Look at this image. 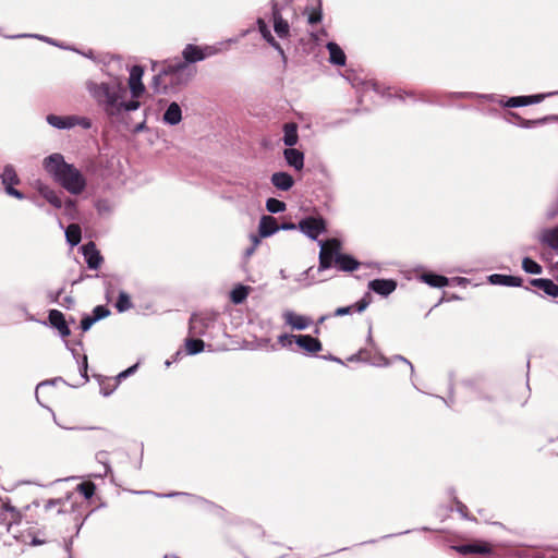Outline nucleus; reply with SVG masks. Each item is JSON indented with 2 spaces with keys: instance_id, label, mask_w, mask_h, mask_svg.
<instances>
[{
  "instance_id": "obj_1",
  "label": "nucleus",
  "mask_w": 558,
  "mask_h": 558,
  "mask_svg": "<svg viewBox=\"0 0 558 558\" xmlns=\"http://www.w3.org/2000/svg\"><path fill=\"white\" fill-rule=\"evenodd\" d=\"M64 501L62 499H48L44 506H40L39 501H34L28 505L24 510H17L13 507L8 499L0 498V526H5L7 531L13 524H20L25 520L28 524L37 523L28 512L32 510H38V520L45 521L51 515L59 514L63 511Z\"/></svg>"
},
{
  "instance_id": "obj_2",
  "label": "nucleus",
  "mask_w": 558,
  "mask_h": 558,
  "mask_svg": "<svg viewBox=\"0 0 558 558\" xmlns=\"http://www.w3.org/2000/svg\"><path fill=\"white\" fill-rule=\"evenodd\" d=\"M88 90L98 104L105 106L106 112L113 117L120 114L122 111H134L140 107L137 99L125 100L128 90L126 87L120 82L113 84L109 83H89Z\"/></svg>"
},
{
  "instance_id": "obj_3",
  "label": "nucleus",
  "mask_w": 558,
  "mask_h": 558,
  "mask_svg": "<svg viewBox=\"0 0 558 558\" xmlns=\"http://www.w3.org/2000/svg\"><path fill=\"white\" fill-rule=\"evenodd\" d=\"M44 169L70 194L78 195L86 186V180L80 170L66 163L59 153L44 159Z\"/></svg>"
},
{
  "instance_id": "obj_4",
  "label": "nucleus",
  "mask_w": 558,
  "mask_h": 558,
  "mask_svg": "<svg viewBox=\"0 0 558 558\" xmlns=\"http://www.w3.org/2000/svg\"><path fill=\"white\" fill-rule=\"evenodd\" d=\"M193 75L194 71L190 69L185 62H178L163 68L162 71L154 77V83L156 87L163 83V89H166L168 85L179 87L186 85L192 80Z\"/></svg>"
},
{
  "instance_id": "obj_5",
  "label": "nucleus",
  "mask_w": 558,
  "mask_h": 558,
  "mask_svg": "<svg viewBox=\"0 0 558 558\" xmlns=\"http://www.w3.org/2000/svg\"><path fill=\"white\" fill-rule=\"evenodd\" d=\"M341 253V242L333 238L320 243L319 270L330 269Z\"/></svg>"
},
{
  "instance_id": "obj_6",
  "label": "nucleus",
  "mask_w": 558,
  "mask_h": 558,
  "mask_svg": "<svg viewBox=\"0 0 558 558\" xmlns=\"http://www.w3.org/2000/svg\"><path fill=\"white\" fill-rule=\"evenodd\" d=\"M217 314L215 312H202L193 314L189 320L190 335L204 336L207 329L215 324Z\"/></svg>"
},
{
  "instance_id": "obj_7",
  "label": "nucleus",
  "mask_w": 558,
  "mask_h": 558,
  "mask_svg": "<svg viewBox=\"0 0 558 558\" xmlns=\"http://www.w3.org/2000/svg\"><path fill=\"white\" fill-rule=\"evenodd\" d=\"M1 182L4 186L5 193L14 198H17L20 201L24 199L25 196L21 191H17L14 189V185H17L21 183V179L16 174L13 166L7 165L3 169V172L1 174Z\"/></svg>"
},
{
  "instance_id": "obj_8",
  "label": "nucleus",
  "mask_w": 558,
  "mask_h": 558,
  "mask_svg": "<svg viewBox=\"0 0 558 558\" xmlns=\"http://www.w3.org/2000/svg\"><path fill=\"white\" fill-rule=\"evenodd\" d=\"M298 228L312 240H316L320 233L326 231V222L322 217L311 216L300 220Z\"/></svg>"
},
{
  "instance_id": "obj_9",
  "label": "nucleus",
  "mask_w": 558,
  "mask_h": 558,
  "mask_svg": "<svg viewBox=\"0 0 558 558\" xmlns=\"http://www.w3.org/2000/svg\"><path fill=\"white\" fill-rule=\"evenodd\" d=\"M86 264L89 269L97 270L101 267L104 257L97 246L93 242L86 243L82 247Z\"/></svg>"
},
{
  "instance_id": "obj_10",
  "label": "nucleus",
  "mask_w": 558,
  "mask_h": 558,
  "mask_svg": "<svg viewBox=\"0 0 558 558\" xmlns=\"http://www.w3.org/2000/svg\"><path fill=\"white\" fill-rule=\"evenodd\" d=\"M296 345L307 354H316L323 350L322 342L311 335H296Z\"/></svg>"
},
{
  "instance_id": "obj_11",
  "label": "nucleus",
  "mask_w": 558,
  "mask_h": 558,
  "mask_svg": "<svg viewBox=\"0 0 558 558\" xmlns=\"http://www.w3.org/2000/svg\"><path fill=\"white\" fill-rule=\"evenodd\" d=\"M397 288V282L393 279H373L368 282V289L381 296L390 295Z\"/></svg>"
},
{
  "instance_id": "obj_12",
  "label": "nucleus",
  "mask_w": 558,
  "mask_h": 558,
  "mask_svg": "<svg viewBox=\"0 0 558 558\" xmlns=\"http://www.w3.org/2000/svg\"><path fill=\"white\" fill-rule=\"evenodd\" d=\"M143 76V68L140 65H134L131 69L129 85L131 89L132 97L138 99L144 93V85L142 83Z\"/></svg>"
},
{
  "instance_id": "obj_13",
  "label": "nucleus",
  "mask_w": 558,
  "mask_h": 558,
  "mask_svg": "<svg viewBox=\"0 0 558 558\" xmlns=\"http://www.w3.org/2000/svg\"><path fill=\"white\" fill-rule=\"evenodd\" d=\"M371 302H372V295L369 292H366L361 301H357L348 306H340V307L336 308L335 316L340 317L343 315H350L352 313H362L367 308V306L369 305Z\"/></svg>"
},
{
  "instance_id": "obj_14",
  "label": "nucleus",
  "mask_w": 558,
  "mask_h": 558,
  "mask_svg": "<svg viewBox=\"0 0 558 558\" xmlns=\"http://www.w3.org/2000/svg\"><path fill=\"white\" fill-rule=\"evenodd\" d=\"M271 15H272L274 31L277 34V36H279L281 38L289 37L290 26H289V23L282 17L280 9L278 8V4L272 5Z\"/></svg>"
},
{
  "instance_id": "obj_15",
  "label": "nucleus",
  "mask_w": 558,
  "mask_h": 558,
  "mask_svg": "<svg viewBox=\"0 0 558 558\" xmlns=\"http://www.w3.org/2000/svg\"><path fill=\"white\" fill-rule=\"evenodd\" d=\"M463 555L481 554L486 555L493 551V546L487 542L475 541L470 544L461 545L456 548Z\"/></svg>"
},
{
  "instance_id": "obj_16",
  "label": "nucleus",
  "mask_w": 558,
  "mask_h": 558,
  "mask_svg": "<svg viewBox=\"0 0 558 558\" xmlns=\"http://www.w3.org/2000/svg\"><path fill=\"white\" fill-rule=\"evenodd\" d=\"M542 245L558 252V227L545 228L538 234Z\"/></svg>"
},
{
  "instance_id": "obj_17",
  "label": "nucleus",
  "mask_w": 558,
  "mask_h": 558,
  "mask_svg": "<svg viewBox=\"0 0 558 558\" xmlns=\"http://www.w3.org/2000/svg\"><path fill=\"white\" fill-rule=\"evenodd\" d=\"M283 318L287 325L293 329L303 330L312 325L310 317L299 315L292 311H288L283 314Z\"/></svg>"
},
{
  "instance_id": "obj_18",
  "label": "nucleus",
  "mask_w": 558,
  "mask_h": 558,
  "mask_svg": "<svg viewBox=\"0 0 558 558\" xmlns=\"http://www.w3.org/2000/svg\"><path fill=\"white\" fill-rule=\"evenodd\" d=\"M49 322L52 327L58 329L61 337L71 336V329L68 327L64 316L59 310H51L49 312Z\"/></svg>"
},
{
  "instance_id": "obj_19",
  "label": "nucleus",
  "mask_w": 558,
  "mask_h": 558,
  "mask_svg": "<svg viewBox=\"0 0 558 558\" xmlns=\"http://www.w3.org/2000/svg\"><path fill=\"white\" fill-rule=\"evenodd\" d=\"M360 262L348 254L340 253L335 259V266L343 272H352L359 269Z\"/></svg>"
},
{
  "instance_id": "obj_20",
  "label": "nucleus",
  "mask_w": 558,
  "mask_h": 558,
  "mask_svg": "<svg viewBox=\"0 0 558 558\" xmlns=\"http://www.w3.org/2000/svg\"><path fill=\"white\" fill-rule=\"evenodd\" d=\"M258 29H259L263 38L280 52L282 60L286 63L288 58H287V54H286L282 46L280 45V43L277 39L274 38L268 26L262 19L258 20Z\"/></svg>"
},
{
  "instance_id": "obj_21",
  "label": "nucleus",
  "mask_w": 558,
  "mask_h": 558,
  "mask_svg": "<svg viewBox=\"0 0 558 558\" xmlns=\"http://www.w3.org/2000/svg\"><path fill=\"white\" fill-rule=\"evenodd\" d=\"M288 165L300 171L304 168V153L294 148H287L283 151Z\"/></svg>"
},
{
  "instance_id": "obj_22",
  "label": "nucleus",
  "mask_w": 558,
  "mask_h": 558,
  "mask_svg": "<svg viewBox=\"0 0 558 558\" xmlns=\"http://www.w3.org/2000/svg\"><path fill=\"white\" fill-rule=\"evenodd\" d=\"M530 283L533 287H536L543 290L547 295L557 298L558 296V286L548 278H533L530 280Z\"/></svg>"
},
{
  "instance_id": "obj_23",
  "label": "nucleus",
  "mask_w": 558,
  "mask_h": 558,
  "mask_svg": "<svg viewBox=\"0 0 558 558\" xmlns=\"http://www.w3.org/2000/svg\"><path fill=\"white\" fill-rule=\"evenodd\" d=\"M182 120V109L179 104L170 102L163 113V122L169 125H178Z\"/></svg>"
},
{
  "instance_id": "obj_24",
  "label": "nucleus",
  "mask_w": 558,
  "mask_h": 558,
  "mask_svg": "<svg viewBox=\"0 0 558 558\" xmlns=\"http://www.w3.org/2000/svg\"><path fill=\"white\" fill-rule=\"evenodd\" d=\"M274 186L281 191H289L294 183L293 177L287 172H277L270 177Z\"/></svg>"
},
{
  "instance_id": "obj_25",
  "label": "nucleus",
  "mask_w": 558,
  "mask_h": 558,
  "mask_svg": "<svg viewBox=\"0 0 558 558\" xmlns=\"http://www.w3.org/2000/svg\"><path fill=\"white\" fill-rule=\"evenodd\" d=\"M280 227L278 221L271 216H263L259 222V235L267 238L275 233Z\"/></svg>"
},
{
  "instance_id": "obj_26",
  "label": "nucleus",
  "mask_w": 558,
  "mask_h": 558,
  "mask_svg": "<svg viewBox=\"0 0 558 558\" xmlns=\"http://www.w3.org/2000/svg\"><path fill=\"white\" fill-rule=\"evenodd\" d=\"M182 54H183L185 62H187V63L202 61L206 58V53L204 52V50L194 45H187L184 48Z\"/></svg>"
},
{
  "instance_id": "obj_27",
  "label": "nucleus",
  "mask_w": 558,
  "mask_h": 558,
  "mask_svg": "<svg viewBox=\"0 0 558 558\" xmlns=\"http://www.w3.org/2000/svg\"><path fill=\"white\" fill-rule=\"evenodd\" d=\"M489 280L495 284L508 287H521L523 282L521 277H513V275H490Z\"/></svg>"
},
{
  "instance_id": "obj_28",
  "label": "nucleus",
  "mask_w": 558,
  "mask_h": 558,
  "mask_svg": "<svg viewBox=\"0 0 558 558\" xmlns=\"http://www.w3.org/2000/svg\"><path fill=\"white\" fill-rule=\"evenodd\" d=\"M326 48L329 50V61H331V63L336 65L345 64V54L336 43L327 44Z\"/></svg>"
},
{
  "instance_id": "obj_29",
  "label": "nucleus",
  "mask_w": 558,
  "mask_h": 558,
  "mask_svg": "<svg viewBox=\"0 0 558 558\" xmlns=\"http://www.w3.org/2000/svg\"><path fill=\"white\" fill-rule=\"evenodd\" d=\"M47 121L50 125H52L54 128H60V129L73 128L76 125L77 118H75V117L63 118V117L50 114V116H48Z\"/></svg>"
},
{
  "instance_id": "obj_30",
  "label": "nucleus",
  "mask_w": 558,
  "mask_h": 558,
  "mask_svg": "<svg viewBox=\"0 0 558 558\" xmlns=\"http://www.w3.org/2000/svg\"><path fill=\"white\" fill-rule=\"evenodd\" d=\"M508 117H510V122L515 121L522 128H533L536 125L545 124L549 118H542L536 120H525L522 117H520L517 112H508Z\"/></svg>"
},
{
  "instance_id": "obj_31",
  "label": "nucleus",
  "mask_w": 558,
  "mask_h": 558,
  "mask_svg": "<svg viewBox=\"0 0 558 558\" xmlns=\"http://www.w3.org/2000/svg\"><path fill=\"white\" fill-rule=\"evenodd\" d=\"M283 142L288 148L293 147L298 143V126L295 123H286L283 126Z\"/></svg>"
},
{
  "instance_id": "obj_32",
  "label": "nucleus",
  "mask_w": 558,
  "mask_h": 558,
  "mask_svg": "<svg viewBox=\"0 0 558 558\" xmlns=\"http://www.w3.org/2000/svg\"><path fill=\"white\" fill-rule=\"evenodd\" d=\"M65 238L70 245H77L82 240V229L78 225H68Z\"/></svg>"
},
{
  "instance_id": "obj_33",
  "label": "nucleus",
  "mask_w": 558,
  "mask_h": 558,
  "mask_svg": "<svg viewBox=\"0 0 558 558\" xmlns=\"http://www.w3.org/2000/svg\"><path fill=\"white\" fill-rule=\"evenodd\" d=\"M250 287L239 284L231 291V302L240 304L244 302L248 295Z\"/></svg>"
},
{
  "instance_id": "obj_34",
  "label": "nucleus",
  "mask_w": 558,
  "mask_h": 558,
  "mask_svg": "<svg viewBox=\"0 0 558 558\" xmlns=\"http://www.w3.org/2000/svg\"><path fill=\"white\" fill-rule=\"evenodd\" d=\"M40 195L48 201L49 204L53 205L57 208H60L62 206V201L60 197L56 194L53 190H51L48 186H44L39 189Z\"/></svg>"
},
{
  "instance_id": "obj_35",
  "label": "nucleus",
  "mask_w": 558,
  "mask_h": 558,
  "mask_svg": "<svg viewBox=\"0 0 558 558\" xmlns=\"http://www.w3.org/2000/svg\"><path fill=\"white\" fill-rule=\"evenodd\" d=\"M114 306L119 313H123L132 308L133 303L131 301L130 295L126 292L122 291L119 293Z\"/></svg>"
},
{
  "instance_id": "obj_36",
  "label": "nucleus",
  "mask_w": 558,
  "mask_h": 558,
  "mask_svg": "<svg viewBox=\"0 0 558 558\" xmlns=\"http://www.w3.org/2000/svg\"><path fill=\"white\" fill-rule=\"evenodd\" d=\"M423 278L430 287L442 288L448 284V278L444 277V275L427 274Z\"/></svg>"
},
{
  "instance_id": "obj_37",
  "label": "nucleus",
  "mask_w": 558,
  "mask_h": 558,
  "mask_svg": "<svg viewBox=\"0 0 558 558\" xmlns=\"http://www.w3.org/2000/svg\"><path fill=\"white\" fill-rule=\"evenodd\" d=\"M522 269L526 274H531V275H541L543 272V267L530 257L523 258Z\"/></svg>"
},
{
  "instance_id": "obj_38",
  "label": "nucleus",
  "mask_w": 558,
  "mask_h": 558,
  "mask_svg": "<svg viewBox=\"0 0 558 558\" xmlns=\"http://www.w3.org/2000/svg\"><path fill=\"white\" fill-rule=\"evenodd\" d=\"M77 492L85 498L90 499L97 489V486L92 481H84L76 487Z\"/></svg>"
},
{
  "instance_id": "obj_39",
  "label": "nucleus",
  "mask_w": 558,
  "mask_h": 558,
  "mask_svg": "<svg viewBox=\"0 0 558 558\" xmlns=\"http://www.w3.org/2000/svg\"><path fill=\"white\" fill-rule=\"evenodd\" d=\"M185 348L187 353L195 354L204 350L205 343L202 339L187 338L185 341Z\"/></svg>"
},
{
  "instance_id": "obj_40",
  "label": "nucleus",
  "mask_w": 558,
  "mask_h": 558,
  "mask_svg": "<svg viewBox=\"0 0 558 558\" xmlns=\"http://www.w3.org/2000/svg\"><path fill=\"white\" fill-rule=\"evenodd\" d=\"M286 203L277 198H268L266 201V208L269 213L277 214L286 210Z\"/></svg>"
},
{
  "instance_id": "obj_41",
  "label": "nucleus",
  "mask_w": 558,
  "mask_h": 558,
  "mask_svg": "<svg viewBox=\"0 0 558 558\" xmlns=\"http://www.w3.org/2000/svg\"><path fill=\"white\" fill-rule=\"evenodd\" d=\"M305 12L308 14L307 21L310 25H316L322 21V10L317 8H306Z\"/></svg>"
},
{
  "instance_id": "obj_42",
  "label": "nucleus",
  "mask_w": 558,
  "mask_h": 558,
  "mask_svg": "<svg viewBox=\"0 0 558 558\" xmlns=\"http://www.w3.org/2000/svg\"><path fill=\"white\" fill-rule=\"evenodd\" d=\"M531 96H519V97H512L508 100H506L505 106L506 107H519V106H526L531 105Z\"/></svg>"
},
{
  "instance_id": "obj_43",
  "label": "nucleus",
  "mask_w": 558,
  "mask_h": 558,
  "mask_svg": "<svg viewBox=\"0 0 558 558\" xmlns=\"http://www.w3.org/2000/svg\"><path fill=\"white\" fill-rule=\"evenodd\" d=\"M110 311L105 305H96L93 310V318L98 322L109 316Z\"/></svg>"
},
{
  "instance_id": "obj_44",
  "label": "nucleus",
  "mask_w": 558,
  "mask_h": 558,
  "mask_svg": "<svg viewBox=\"0 0 558 558\" xmlns=\"http://www.w3.org/2000/svg\"><path fill=\"white\" fill-rule=\"evenodd\" d=\"M277 342H279L282 348H290L292 343L296 344V335H280L279 338H277Z\"/></svg>"
},
{
  "instance_id": "obj_45",
  "label": "nucleus",
  "mask_w": 558,
  "mask_h": 558,
  "mask_svg": "<svg viewBox=\"0 0 558 558\" xmlns=\"http://www.w3.org/2000/svg\"><path fill=\"white\" fill-rule=\"evenodd\" d=\"M94 323H97L95 318L92 316H84L81 320L82 330L87 331L94 325Z\"/></svg>"
},
{
  "instance_id": "obj_46",
  "label": "nucleus",
  "mask_w": 558,
  "mask_h": 558,
  "mask_svg": "<svg viewBox=\"0 0 558 558\" xmlns=\"http://www.w3.org/2000/svg\"><path fill=\"white\" fill-rule=\"evenodd\" d=\"M94 323H97L95 318L92 316H84L81 320L82 330L87 331L94 325Z\"/></svg>"
},
{
  "instance_id": "obj_47",
  "label": "nucleus",
  "mask_w": 558,
  "mask_h": 558,
  "mask_svg": "<svg viewBox=\"0 0 558 558\" xmlns=\"http://www.w3.org/2000/svg\"><path fill=\"white\" fill-rule=\"evenodd\" d=\"M550 94H548L549 96ZM547 97L546 94H538L531 96V104H541Z\"/></svg>"
},
{
  "instance_id": "obj_48",
  "label": "nucleus",
  "mask_w": 558,
  "mask_h": 558,
  "mask_svg": "<svg viewBox=\"0 0 558 558\" xmlns=\"http://www.w3.org/2000/svg\"><path fill=\"white\" fill-rule=\"evenodd\" d=\"M136 369V365L128 368L126 371H124L123 373H120L118 375V378H126L128 376H130L131 374L134 373V371Z\"/></svg>"
},
{
  "instance_id": "obj_49",
  "label": "nucleus",
  "mask_w": 558,
  "mask_h": 558,
  "mask_svg": "<svg viewBox=\"0 0 558 558\" xmlns=\"http://www.w3.org/2000/svg\"><path fill=\"white\" fill-rule=\"evenodd\" d=\"M251 242H253V247L257 248L260 241L259 238L256 234H251Z\"/></svg>"
},
{
  "instance_id": "obj_50",
  "label": "nucleus",
  "mask_w": 558,
  "mask_h": 558,
  "mask_svg": "<svg viewBox=\"0 0 558 558\" xmlns=\"http://www.w3.org/2000/svg\"><path fill=\"white\" fill-rule=\"evenodd\" d=\"M281 228L289 230V229H295L296 227L293 223H284L281 226Z\"/></svg>"
},
{
  "instance_id": "obj_51",
  "label": "nucleus",
  "mask_w": 558,
  "mask_h": 558,
  "mask_svg": "<svg viewBox=\"0 0 558 558\" xmlns=\"http://www.w3.org/2000/svg\"><path fill=\"white\" fill-rule=\"evenodd\" d=\"M255 251H256V248H255V247H253V246H251L250 248H247V250L245 251V255H246V256H250V255H251V254H253Z\"/></svg>"
},
{
  "instance_id": "obj_52",
  "label": "nucleus",
  "mask_w": 558,
  "mask_h": 558,
  "mask_svg": "<svg viewBox=\"0 0 558 558\" xmlns=\"http://www.w3.org/2000/svg\"><path fill=\"white\" fill-rule=\"evenodd\" d=\"M81 124L84 125L85 128H89V122L86 119H82Z\"/></svg>"
}]
</instances>
